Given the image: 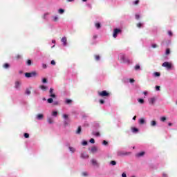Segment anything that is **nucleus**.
<instances>
[{"label": "nucleus", "instance_id": "44", "mask_svg": "<svg viewBox=\"0 0 177 177\" xmlns=\"http://www.w3.org/2000/svg\"><path fill=\"white\" fill-rule=\"evenodd\" d=\"M63 118H64V120H68V115L64 114L63 115Z\"/></svg>", "mask_w": 177, "mask_h": 177}, {"label": "nucleus", "instance_id": "49", "mask_svg": "<svg viewBox=\"0 0 177 177\" xmlns=\"http://www.w3.org/2000/svg\"><path fill=\"white\" fill-rule=\"evenodd\" d=\"M31 64H32L31 59H28V60L27 61V65H28V66H31Z\"/></svg>", "mask_w": 177, "mask_h": 177}, {"label": "nucleus", "instance_id": "63", "mask_svg": "<svg viewBox=\"0 0 177 177\" xmlns=\"http://www.w3.org/2000/svg\"><path fill=\"white\" fill-rule=\"evenodd\" d=\"M17 59H21V55H17Z\"/></svg>", "mask_w": 177, "mask_h": 177}, {"label": "nucleus", "instance_id": "57", "mask_svg": "<svg viewBox=\"0 0 177 177\" xmlns=\"http://www.w3.org/2000/svg\"><path fill=\"white\" fill-rule=\"evenodd\" d=\"M100 104H104V101L103 100H100Z\"/></svg>", "mask_w": 177, "mask_h": 177}, {"label": "nucleus", "instance_id": "28", "mask_svg": "<svg viewBox=\"0 0 177 177\" xmlns=\"http://www.w3.org/2000/svg\"><path fill=\"white\" fill-rule=\"evenodd\" d=\"M51 115L53 117H57V111H53L51 113Z\"/></svg>", "mask_w": 177, "mask_h": 177}, {"label": "nucleus", "instance_id": "53", "mask_svg": "<svg viewBox=\"0 0 177 177\" xmlns=\"http://www.w3.org/2000/svg\"><path fill=\"white\" fill-rule=\"evenodd\" d=\"M87 8H88L89 9H92V5L91 3H87L86 4Z\"/></svg>", "mask_w": 177, "mask_h": 177}, {"label": "nucleus", "instance_id": "48", "mask_svg": "<svg viewBox=\"0 0 177 177\" xmlns=\"http://www.w3.org/2000/svg\"><path fill=\"white\" fill-rule=\"evenodd\" d=\"M167 118H165V116L160 118V121H162V122H164L165 121H166Z\"/></svg>", "mask_w": 177, "mask_h": 177}, {"label": "nucleus", "instance_id": "41", "mask_svg": "<svg viewBox=\"0 0 177 177\" xmlns=\"http://www.w3.org/2000/svg\"><path fill=\"white\" fill-rule=\"evenodd\" d=\"M142 26H143V24H142V23H138V24H137V27H138V28H142Z\"/></svg>", "mask_w": 177, "mask_h": 177}, {"label": "nucleus", "instance_id": "29", "mask_svg": "<svg viewBox=\"0 0 177 177\" xmlns=\"http://www.w3.org/2000/svg\"><path fill=\"white\" fill-rule=\"evenodd\" d=\"M156 125H157V122H156V120H152L151 122V127H156Z\"/></svg>", "mask_w": 177, "mask_h": 177}, {"label": "nucleus", "instance_id": "46", "mask_svg": "<svg viewBox=\"0 0 177 177\" xmlns=\"http://www.w3.org/2000/svg\"><path fill=\"white\" fill-rule=\"evenodd\" d=\"M41 66L44 69L48 68V65H46V64H41Z\"/></svg>", "mask_w": 177, "mask_h": 177}, {"label": "nucleus", "instance_id": "1", "mask_svg": "<svg viewBox=\"0 0 177 177\" xmlns=\"http://www.w3.org/2000/svg\"><path fill=\"white\" fill-rule=\"evenodd\" d=\"M120 60L125 64H131V60L127 57V55L124 53H120L118 55Z\"/></svg>", "mask_w": 177, "mask_h": 177}, {"label": "nucleus", "instance_id": "59", "mask_svg": "<svg viewBox=\"0 0 177 177\" xmlns=\"http://www.w3.org/2000/svg\"><path fill=\"white\" fill-rule=\"evenodd\" d=\"M97 35H93V39H97Z\"/></svg>", "mask_w": 177, "mask_h": 177}, {"label": "nucleus", "instance_id": "61", "mask_svg": "<svg viewBox=\"0 0 177 177\" xmlns=\"http://www.w3.org/2000/svg\"><path fill=\"white\" fill-rule=\"evenodd\" d=\"M162 177H168V175L165 173L162 174Z\"/></svg>", "mask_w": 177, "mask_h": 177}, {"label": "nucleus", "instance_id": "17", "mask_svg": "<svg viewBox=\"0 0 177 177\" xmlns=\"http://www.w3.org/2000/svg\"><path fill=\"white\" fill-rule=\"evenodd\" d=\"M82 131V129L81 126H79L76 132H75L76 135H80Z\"/></svg>", "mask_w": 177, "mask_h": 177}, {"label": "nucleus", "instance_id": "54", "mask_svg": "<svg viewBox=\"0 0 177 177\" xmlns=\"http://www.w3.org/2000/svg\"><path fill=\"white\" fill-rule=\"evenodd\" d=\"M82 176H88V173L87 172H83L82 174Z\"/></svg>", "mask_w": 177, "mask_h": 177}, {"label": "nucleus", "instance_id": "64", "mask_svg": "<svg viewBox=\"0 0 177 177\" xmlns=\"http://www.w3.org/2000/svg\"><path fill=\"white\" fill-rule=\"evenodd\" d=\"M75 0H66V2H74Z\"/></svg>", "mask_w": 177, "mask_h": 177}, {"label": "nucleus", "instance_id": "27", "mask_svg": "<svg viewBox=\"0 0 177 177\" xmlns=\"http://www.w3.org/2000/svg\"><path fill=\"white\" fill-rule=\"evenodd\" d=\"M118 156H129L131 154V152H126L124 153H120V152L118 153Z\"/></svg>", "mask_w": 177, "mask_h": 177}, {"label": "nucleus", "instance_id": "34", "mask_svg": "<svg viewBox=\"0 0 177 177\" xmlns=\"http://www.w3.org/2000/svg\"><path fill=\"white\" fill-rule=\"evenodd\" d=\"M47 122L48 124H53V120L50 118H48Z\"/></svg>", "mask_w": 177, "mask_h": 177}, {"label": "nucleus", "instance_id": "6", "mask_svg": "<svg viewBox=\"0 0 177 177\" xmlns=\"http://www.w3.org/2000/svg\"><path fill=\"white\" fill-rule=\"evenodd\" d=\"M47 102L49 104L53 103V106H58L59 105V101H53V98H48L47 99Z\"/></svg>", "mask_w": 177, "mask_h": 177}, {"label": "nucleus", "instance_id": "16", "mask_svg": "<svg viewBox=\"0 0 177 177\" xmlns=\"http://www.w3.org/2000/svg\"><path fill=\"white\" fill-rule=\"evenodd\" d=\"M49 15H50V12H45L42 16L43 20H48V16H49Z\"/></svg>", "mask_w": 177, "mask_h": 177}, {"label": "nucleus", "instance_id": "51", "mask_svg": "<svg viewBox=\"0 0 177 177\" xmlns=\"http://www.w3.org/2000/svg\"><path fill=\"white\" fill-rule=\"evenodd\" d=\"M71 100H66V101H65V103H66V104H70V103H71Z\"/></svg>", "mask_w": 177, "mask_h": 177}, {"label": "nucleus", "instance_id": "31", "mask_svg": "<svg viewBox=\"0 0 177 177\" xmlns=\"http://www.w3.org/2000/svg\"><path fill=\"white\" fill-rule=\"evenodd\" d=\"M95 60H96V62H100V55H95Z\"/></svg>", "mask_w": 177, "mask_h": 177}, {"label": "nucleus", "instance_id": "15", "mask_svg": "<svg viewBox=\"0 0 177 177\" xmlns=\"http://www.w3.org/2000/svg\"><path fill=\"white\" fill-rule=\"evenodd\" d=\"M131 129L132 133L136 134V133H138V132H139V129H138L136 127H131Z\"/></svg>", "mask_w": 177, "mask_h": 177}, {"label": "nucleus", "instance_id": "13", "mask_svg": "<svg viewBox=\"0 0 177 177\" xmlns=\"http://www.w3.org/2000/svg\"><path fill=\"white\" fill-rule=\"evenodd\" d=\"M95 27L97 30H100L102 28V24L100 22H95Z\"/></svg>", "mask_w": 177, "mask_h": 177}, {"label": "nucleus", "instance_id": "11", "mask_svg": "<svg viewBox=\"0 0 177 177\" xmlns=\"http://www.w3.org/2000/svg\"><path fill=\"white\" fill-rule=\"evenodd\" d=\"M36 120H38V121H41V120H44V114L39 113L36 115Z\"/></svg>", "mask_w": 177, "mask_h": 177}, {"label": "nucleus", "instance_id": "18", "mask_svg": "<svg viewBox=\"0 0 177 177\" xmlns=\"http://www.w3.org/2000/svg\"><path fill=\"white\" fill-rule=\"evenodd\" d=\"M39 88H40V89H41V91H43V92L46 91V90L48 89V86H45V85H41V86H39Z\"/></svg>", "mask_w": 177, "mask_h": 177}, {"label": "nucleus", "instance_id": "3", "mask_svg": "<svg viewBox=\"0 0 177 177\" xmlns=\"http://www.w3.org/2000/svg\"><path fill=\"white\" fill-rule=\"evenodd\" d=\"M162 67H165L167 70H172L174 68V65L171 62H165L162 64Z\"/></svg>", "mask_w": 177, "mask_h": 177}, {"label": "nucleus", "instance_id": "60", "mask_svg": "<svg viewBox=\"0 0 177 177\" xmlns=\"http://www.w3.org/2000/svg\"><path fill=\"white\" fill-rule=\"evenodd\" d=\"M156 91H160V86H156Z\"/></svg>", "mask_w": 177, "mask_h": 177}, {"label": "nucleus", "instance_id": "43", "mask_svg": "<svg viewBox=\"0 0 177 177\" xmlns=\"http://www.w3.org/2000/svg\"><path fill=\"white\" fill-rule=\"evenodd\" d=\"M41 82H42L43 84H46V83L48 82V80H47L46 78H43V79L41 80Z\"/></svg>", "mask_w": 177, "mask_h": 177}, {"label": "nucleus", "instance_id": "26", "mask_svg": "<svg viewBox=\"0 0 177 177\" xmlns=\"http://www.w3.org/2000/svg\"><path fill=\"white\" fill-rule=\"evenodd\" d=\"M3 68L8 69L9 67H10V65L8 63H6L3 65Z\"/></svg>", "mask_w": 177, "mask_h": 177}, {"label": "nucleus", "instance_id": "10", "mask_svg": "<svg viewBox=\"0 0 177 177\" xmlns=\"http://www.w3.org/2000/svg\"><path fill=\"white\" fill-rule=\"evenodd\" d=\"M49 92H50L49 97L53 99H56V94L53 93V88H50Z\"/></svg>", "mask_w": 177, "mask_h": 177}, {"label": "nucleus", "instance_id": "39", "mask_svg": "<svg viewBox=\"0 0 177 177\" xmlns=\"http://www.w3.org/2000/svg\"><path fill=\"white\" fill-rule=\"evenodd\" d=\"M82 146H86L88 145V142L86 140H83L82 142Z\"/></svg>", "mask_w": 177, "mask_h": 177}, {"label": "nucleus", "instance_id": "56", "mask_svg": "<svg viewBox=\"0 0 177 177\" xmlns=\"http://www.w3.org/2000/svg\"><path fill=\"white\" fill-rule=\"evenodd\" d=\"M122 177H127V173L123 172V173L122 174Z\"/></svg>", "mask_w": 177, "mask_h": 177}, {"label": "nucleus", "instance_id": "20", "mask_svg": "<svg viewBox=\"0 0 177 177\" xmlns=\"http://www.w3.org/2000/svg\"><path fill=\"white\" fill-rule=\"evenodd\" d=\"M81 158H89V156L88 154H86V153H81Z\"/></svg>", "mask_w": 177, "mask_h": 177}, {"label": "nucleus", "instance_id": "14", "mask_svg": "<svg viewBox=\"0 0 177 177\" xmlns=\"http://www.w3.org/2000/svg\"><path fill=\"white\" fill-rule=\"evenodd\" d=\"M52 21L54 23H56L57 21H59V16L58 15H53L52 17Z\"/></svg>", "mask_w": 177, "mask_h": 177}, {"label": "nucleus", "instance_id": "24", "mask_svg": "<svg viewBox=\"0 0 177 177\" xmlns=\"http://www.w3.org/2000/svg\"><path fill=\"white\" fill-rule=\"evenodd\" d=\"M68 150L71 151V153H75V148L72 147H68Z\"/></svg>", "mask_w": 177, "mask_h": 177}, {"label": "nucleus", "instance_id": "30", "mask_svg": "<svg viewBox=\"0 0 177 177\" xmlns=\"http://www.w3.org/2000/svg\"><path fill=\"white\" fill-rule=\"evenodd\" d=\"M58 13L59 15H63V13H64V10L63 8H60L58 10Z\"/></svg>", "mask_w": 177, "mask_h": 177}, {"label": "nucleus", "instance_id": "40", "mask_svg": "<svg viewBox=\"0 0 177 177\" xmlns=\"http://www.w3.org/2000/svg\"><path fill=\"white\" fill-rule=\"evenodd\" d=\"M135 70H136V71L140 70V65H139V64L136 65Z\"/></svg>", "mask_w": 177, "mask_h": 177}, {"label": "nucleus", "instance_id": "22", "mask_svg": "<svg viewBox=\"0 0 177 177\" xmlns=\"http://www.w3.org/2000/svg\"><path fill=\"white\" fill-rule=\"evenodd\" d=\"M90 150H91V153H96V151H97V147L94 146V147H91Z\"/></svg>", "mask_w": 177, "mask_h": 177}, {"label": "nucleus", "instance_id": "32", "mask_svg": "<svg viewBox=\"0 0 177 177\" xmlns=\"http://www.w3.org/2000/svg\"><path fill=\"white\" fill-rule=\"evenodd\" d=\"M91 163L93 165H97V161L96 160H95V159L91 160Z\"/></svg>", "mask_w": 177, "mask_h": 177}, {"label": "nucleus", "instance_id": "52", "mask_svg": "<svg viewBox=\"0 0 177 177\" xmlns=\"http://www.w3.org/2000/svg\"><path fill=\"white\" fill-rule=\"evenodd\" d=\"M89 142H90V143H92L93 145L95 143V139L91 138Z\"/></svg>", "mask_w": 177, "mask_h": 177}, {"label": "nucleus", "instance_id": "62", "mask_svg": "<svg viewBox=\"0 0 177 177\" xmlns=\"http://www.w3.org/2000/svg\"><path fill=\"white\" fill-rule=\"evenodd\" d=\"M151 47L156 48H157V44H152Z\"/></svg>", "mask_w": 177, "mask_h": 177}, {"label": "nucleus", "instance_id": "9", "mask_svg": "<svg viewBox=\"0 0 177 177\" xmlns=\"http://www.w3.org/2000/svg\"><path fill=\"white\" fill-rule=\"evenodd\" d=\"M20 86H21V82H20L19 81L15 82V88L17 89V91H19Z\"/></svg>", "mask_w": 177, "mask_h": 177}, {"label": "nucleus", "instance_id": "35", "mask_svg": "<svg viewBox=\"0 0 177 177\" xmlns=\"http://www.w3.org/2000/svg\"><path fill=\"white\" fill-rule=\"evenodd\" d=\"M138 100V102L140 103L141 104H143V103H145V100L142 98H139Z\"/></svg>", "mask_w": 177, "mask_h": 177}, {"label": "nucleus", "instance_id": "42", "mask_svg": "<svg viewBox=\"0 0 177 177\" xmlns=\"http://www.w3.org/2000/svg\"><path fill=\"white\" fill-rule=\"evenodd\" d=\"M24 138H26V139H27V138H30V134H28V133H25L24 134Z\"/></svg>", "mask_w": 177, "mask_h": 177}, {"label": "nucleus", "instance_id": "23", "mask_svg": "<svg viewBox=\"0 0 177 177\" xmlns=\"http://www.w3.org/2000/svg\"><path fill=\"white\" fill-rule=\"evenodd\" d=\"M161 75V73H160V72H155L153 73V77H154L155 78L157 77H160Z\"/></svg>", "mask_w": 177, "mask_h": 177}, {"label": "nucleus", "instance_id": "55", "mask_svg": "<svg viewBox=\"0 0 177 177\" xmlns=\"http://www.w3.org/2000/svg\"><path fill=\"white\" fill-rule=\"evenodd\" d=\"M136 20H139V19H140V15H136Z\"/></svg>", "mask_w": 177, "mask_h": 177}, {"label": "nucleus", "instance_id": "47", "mask_svg": "<svg viewBox=\"0 0 177 177\" xmlns=\"http://www.w3.org/2000/svg\"><path fill=\"white\" fill-rule=\"evenodd\" d=\"M50 65L51 66H56V62L55 60H51Z\"/></svg>", "mask_w": 177, "mask_h": 177}, {"label": "nucleus", "instance_id": "58", "mask_svg": "<svg viewBox=\"0 0 177 177\" xmlns=\"http://www.w3.org/2000/svg\"><path fill=\"white\" fill-rule=\"evenodd\" d=\"M129 82H131V84H133V82H135V80L129 79Z\"/></svg>", "mask_w": 177, "mask_h": 177}, {"label": "nucleus", "instance_id": "33", "mask_svg": "<svg viewBox=\"0 0 177 177\" xmlns=\"http://www.w3.org/2000/svg\"><path fill=\"white\" fill-rule=\"evenodd\" d=\"M26 95H31V91H30V89L27 88L25 91Z\"/></svg>", "mask_w": 177, "mask_h": 177}, {"label": "nucleus", "instance_id": "8", "mask_svg": "<svg viewBox=\"0 0 177 177\" xmlns=\"http://www.w3.org/2000/svg\"><path fill=\"white\" fill-rule=\"evenodd\" d=\"M148 102L149 104H151V106L154 105V103L157 102V97H152L151 98H149Z\"/></svg>", "mask_w": 177, "mask_h": 177}, {"label": "nucleus", "instance_id": "12", "mask_svg": "<svg viewBox=\"0 0 177 177\" xmlns=\"http://www.w3.org/2000/svg\"><path fill=\"white\" fill-rule=\"evenodd\" d=\"M145 154V151L138 152L136 154V157H137L138 158H140V157H143Z\"/></svg>", "mask_w": 177, "mask_h": 177}, {"label": "nucleus", "instance_id": "25", "mask_svg": "<svg viewBox=\"0 0 177 177\" xmlns=\"http://www.w3.org/2000/svg\"><path fill=\"white\" fill-rule=\"evenodd\" d=\"M93 135H94V136H96L97 138L100 137V133L97 132V131H94L93 133Z\"/></svg>", "mask_w": 177, "mask_h": 177}, {"label": "nucleus", "instance_id": "5", "mask_svg": "<svg viewBox=\"0 0 177 177\" xmlns=\"http://www.w3.org/2000/svg\"><path fill=\"white\" fill-rule=\"evenodd\" d=\"M61 42L62 44V46H64L65 48H66V46H68V43H67V37H63L61 39Z\"/></svg>", "mask_w": 177, "mask_h": 177}, {"label": "nucleus", "instance_id": "36", "mask_svg": "<svg viewBox=\"0 0 177 177\" xmlns=\"http://www.w3.org/2000/svg\"><path fill=\"white\" fill-rule=\"evenodd\" d=\"M110 164L112 166L117 165V162H115V160H112L111 161Z\"/></svg>", "mask_w": 177, "mask_h": 177}, {"label": "nucleus", "instance_id": "38", "mask_svg": "<svg viewBox=\"0 0 177 177\" xmlns=\"http://www.w3.org/2000/svg\"><path fill=\"white\" fill-rule=\"evenodd\" d=\"M167 34H168L169 37H172V35H174V33L171 30H168Z\"/></svg>", "mask_w": 177, "mask_h": 177}, {"label": "nucleus", "instance_id": "37", "mask_svg": "<svg viewBox=\"0 0 177 177\" xmlns=\"http://www.w3.org/2000/svg\"><path fill=\"white\" fill-rule=\"evenodd\" d=\"M139 0H136L132 2L133 5H139Z\"/></svg>", "mask_w": 177, "mask_h": 177}, {"label": "nucleus", "instance_id": "50", "mask_svg": "<svg viewBox=\"0 0 177 177\" xmlns=\"http://www.w3.org/2000/svg\"><path fill=\"white\" fill-rule=\"evenodd\" d=\"M166 55H169V53H171V50H169V48H167L166 50V52H165Z\"/></svg>", "mask_w": 177, "mask_h": 177}, {"label": "nucleus", "instance_id": "4", "mask_svg": "<svg viewBox=\"0 0 177 177\" xmlns=\"http://www.w3.org/2000/svg\"><path fill=\"white\" fill-rule=\"evenodd\" d=\"M37 72L26 73L25 77L26 78H31V77H36Z\"/></svg>", "mask_w": 177, "mask_h": 177}, {"label": "nucleus", "instance_id": "2", "mask_svg": "<svg viewBox=\"0 0 177 177\" xmlns=\"http://www.w3.org/2000/svg\"><path fill=\"white\" fill-rule=\"evenodd\" d=\"M121 34H122V29L118 28H115L113 29V38H117V37H118V35Z\"/></svg>", "mask_w": 177, "mask_h": 177}, {"label": "nucleus", "instance_id": "21", "mask_svg": "<svg viewBox=\"0 0 177 177\" xmlns=\"http://www.w3.org/2000/svg\"><path fill=\"white\" fill-rule=\"evenodd\" d=\"M138 122L140 125H143V124H146V120L144 118H140L138 120Z\"/></svg>", "mask_w": 177, "mask_h": 177}, {"label": "nucleus", "instance_id": "19", "mask_svg": "<svg viewBox=\"0 0 177 177\" xmlns=\"http://www.w3.org/2000/svg\"><path fill=\"white\" fill-rule=\"evenodd\" d=\"M64 127H68L70 125V120L68 119L64 120Z\"/></svg>", "mask_w": 177, "mask_h": 177}, {"label": "nucleus", "instance_id": "45", "mask_svg": "<svg viewBox=\"0 0 177 177\" xmlns=\"http://www.w3.org/2000/svg\"><path fill=\"white\" fill-rule=\"evenodd\" d=\"M102 145L103 146H107V145H109V142L106 140H103Z\"/></svg>", "mask_w": 177, "mask_h": 177}, {"label": "nucleus", "instance_id": "7", "mask_svg": "<svg viewBox=\"0 0 177 177\" xmlns=\"http://www.w3.org/2000/svg\"><path fill=\"white\" fill-rule=\"evenodd\" d=\"M99 96H101V97H104L105 96H110V93H108L106 91H103L102 92L98 93Z\"/></svg>", "mask_w": 177, "mask_h": 177}]
</instances>
